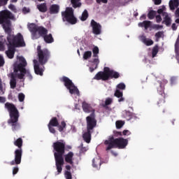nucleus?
<instances>
[{"mask_svg":"<svg viewBox=\"0 0 179 179\" xmlns=\"http://www.w3.org/2000/svg\"><path fill=\"white\" fill-rule=\"evenodd\" d=\"M66 143L64 140H59L52 144L54 157L57 173H62V166L64 164V155H65Z\"/></svg>","mask_w":179,"mask_h":179,"instance_id":"f257e3e1","label":"nucleus"},{"mask_svg":"<svg viewBox=\"0 0 179 179\" xmlns=\"http://www.w3.org/2000/svg\"><path fill=\"white\" fill-rule=\"evenodd\" d=\"M51 57V52L48 49H40V46L38 47V58L37 60H34V69L36 75L43 76L45 67L44 65L48 62V59Z\"/></svg>","mask_w":179,"mask_h":179,"instance_id":"f03ea898","label":"nucleus"},{"mask_svg":"<svg viewBox=\"0 0 179 179\" xmlns=\"http://www.w3.org/2000/svg\"><path fill=\"white\" fill-rule=\"evenodd\" d=\"M28 29L31 33L32 40H37V38L43 37L45 43L47 44L54 43V37H52V34H48V29L44 27H38L37 24L31 23L28 26Z\"/></svg>","mask_w":179,"mask_h":179,"instance_id":"7ed1b4c3","label":"nucleus"},{"mask_svg":"<svg viewBox=\"0 0 179 179\" xmlns=\"http://www.w3.org/2000/svg\"><path fill=\"white\" fill-rule=\"evenodd\" d=\"M18 61L15 62L13 64V71L15 73H18L17 79L24 80V76L26 75L28 77L29 80H33V76L30 73V71L26 69V66H27V62L26 59L21 57H17Z\"/></svg>","mask_w":179,"mask_h":179,"instance_id":"20e7f679","label":"nucleus"},{"mask_svg":"<svg viewBox=\"0 0 179 179\" xmlns=\"http://www.w3.org/2000/svg\"><path fill=\"white\" fill-rule=\"evenodd\" d=\"M5 108H6L10 115V119L8 120V124L10 125L11 129L13 132L20 129V124L19 123V110L15 104L6 102L5 103Z\"/></svg>","mask_w":179,"mask_h":179,"instance_id":"39448f33","label":"nucleus"},{"mask_svg":"<svg viewBox=\"0 0 179 179\" xmlns=\"http://www.w3.org/2000/svg\"><path fill=\"white\" fill-rule=\"evenodd\" d=\"M15 22L16 17L9 10H3L0 11V24L5 31V33H10L12 29V21Z\"/></svg>","mask_w":179,"mask_h":179,"instance_id":"423d86ee","label":"nucleus"},{"mask_svg":"<svg viewBox=\"0 0 179 179\" xmlns=\"http://www.w3.org/2000/svg\"><path fill=\"white\" fill-rule=\"evenodd\" d=\"M104 145H106V152L111 150V149H114V148H117V149H125V148L128 146V138H124L122 137L114 138V136H112L104 141Z\"/></svg>","mask_w":179,"mask_h":179,"instance_id":"0eeeda50","label":"nucleus"},{"mask_svg":"<svg viewBox=\"0 0 179 179\" xmlns=\"http://www.w3.org/2000/svg\"><path fill=\"white\" fill-rule=\"evenodd\" d=\"M8 34L7 41L10 48L15 50V48H19L20 47H26V43H24V39L23 38V35L18 33L17 36L12 35V29L10 33H6Z\"/></svg>","mask_w":179,"mask_h":179,"instance_id":"6e6552de","label":"nucleus"},{"mask_svg":"<svg viewBox=\"0 0 179 179\" xmlns=\"http://www.w3.org/2000/svg\"><path fill=\"white\" fill-rule=\"evenodd\" d=\"M121 75L117 71L110 69L109 67H104L103 71L98 72L94 79L95 80H109V79H118Z\"/></svg>","mask_w":179,"mask_h":179,"instance_id":"1a4fd4ad","label":"nucleus"},{"mask_svg":"<svg viewBox=\"0 0 179 179\" xmlns=\"http://www.w3.org/2000/svg\"><path fill=\"white\" fill-rule=\"evenodd\" d=\"M14 145L17 146L18 149H16L14 152L15 158L14 160L10 162V166H15V164H20L22 163V155H23V139L22 138H17L14 142Z\"/></svg>","mask_w":179,"mask_h":179,"instance_id":"9d476101","label":"nucleus"},{"mask_svg":"<svg viewBox=\"0 0 179 179\" xmlns=\"http://www.w3.org/2000/svg\"><path fill=\"white\" fill-rule=\"evenodd\" d=\"M62 17L63 22H68L70 24H76L78 23V18L75 17L72 7H67L65 11L62 12Z\"/></svg>","mask_w":179,"mask_h":179,"instance_id":"9b49d317","label":"nucleus"},{"mask_svg":"<svg viewBox=\"0 0 179 179\" xmlns=\"http://www.w3.org/2000/svg\"><path fill=\"white\" fill-rule=\"evenodd\" d=\"M87 129L89 131H93L97 126V120H96V114L92 113L89 116L86 117Z\"/></svg>","mask_w":179,"mask_h":179,"instance_id":"f8f14e48","label":"nucleus"},{"mask_svg":"<svg viewBox=\"0 0 179 179\" xmlns=\"http://www.w3.org/2000/svg\"><path fill=\"white\" fill-rule=\"evenodd\" d=\"M157 92L159 94L157 106L159 107H161V106H163V104L166 103V94L164 93V86H163V84H162L161 81L159 82V87L157 88Z\"/></svg>","mask_w":179,"mask_h":179,"instance_id":"ddd939ff","label":"nucleus"},{"mask_svg":"<svg viewBox=\"0 0 179 179\" xmlns=\"http://www.w3.org/2000/svg\"><path fill=\"white\" fill-rule=\"evenodd\" d=\"M90 26L92 27V33L96 36L101 34V24L96 22L94 20H92L90 22Z\"/></svg>","mask_w":179,"mask_h":179,"instance_id":"4468645a","label":"nucleus"},{"mask_svg":"<svg viewBox=\"0 0 179 179\" xmlns=\"http://www.w3.org/2000/svg\"><path fill=\"white\" fill-rule=\"evenodd\" d=\"M19 75V73H10V89H15L16 87L17 81L16 78H17V76Z\"/></svg>","mask_w":179,"mask_h":179,"instance_id":"2eb2a0df","label":"nucleus"},{"mask_svg":"<svg viewBox=\"0 0 179 179\" xmlns=\"http://www.w3.org/2000/svg\"><path fill=\"white\" fill-rule=\"evenodd\" d=\"M61 82L64 83V86L66 87V89H71V87L75 85L73 84V82H72L71 79L66 76H63L61 78Z\"/></svg>","mask_w":179,"mask_h":179,"instance_id":"dca6fc26","label":"nucleus"},{"mask_svg":"<svg viewBox=\"0 0 179 179\" xmlns=\"http://www.w3.org/2000/svg\"><path fill=\"white\" fill-rule=\"evenodd\" d=\"M73 156L74 154L72 152H69L68 154L64 155V160L66 163L73 166Z\"/></svg>","mask_w":179,"mask_h":179,"instance_id":"f3484780","label":"nucleus"},{"mask_svg":"<svg viewBox=\"0 0 179 179\" xmlns=\"http://www.w3.org/2000/svg\"><path fill=\"white\" fill-rule=\"evenodd\" d=\"M163 19L162 23H164L167 27H170L171 26V17H170L169 13H163Z\"/></svg>","mask_w":179,"mask_h":179,"instance_id":"a211bd4d","label":"nucleus"},{"mask_svg":"<svg viewBox=\"0 0 179 179\" xmlns=\"http://www.w3.org/2000/svg\"><path fill=\"white\" fill-rule=\"evenodd\" d=\"M92 132L93 131L87 129V131L83 134V138L86 143H90V141H92Z\"/></svg>","mask_w":179,"mask_h":179,"instance_id":"6ab92c4d","label":"nucleus"},{"mask_svg":"<svg viewBox=\"0 0 179 179\" xmlns=\"http://www.w3.org/2000/svg\"><path fill=\"white\" fill-rule=\"evenodd\" d=\"M83 110L84 111V113H93L94 114V109H93V108L90 106V104L86 103V102H83Z\"/></svg>","mask_w":179,"mask_h":179,"instance_id":"aec40b11","label":"nucleus"},{"mask_svg":"<svg viewBox=\"0 0 179 179\" xmlns=\"http://www.w3.org/2000/svg\"><path fill=\"white\" fill-rule=\"evenodd\" d=\"M49 10L50 15H57V13H59V6L58 4H52L50 6Z\"/></svg>","mask_w":179,"mask_h":179,"instance_id":"412c9836","label":"nucleus"},{"mask_svg":"<svg viewBox=\"0 0 179 179\" xmlns=\"http://www.w3.org/2000/svg\"><path fill=\"white\" fill-rule=\"evenodd\" d=\"M179 1L178 0H170L169 1V8L171 10H176V8H178Z\"/></svg>","mask_w":179,"mask_h":179,"instance_id":"4be33fe9","label":"nucleus"},{"mask_svg":"<svg viewBox=\"0 0 179 179\" xmlns=\"http://www.w3.org/2000/svg\"><path fill=\"white\" fill-rule=\"evenodd\" d=\"M71 94H76V96H80V92L78 87L75 86V84L67 89Z\"/></svg>","mask_w":179,"mask_h":179,"instance_id":"5701e85b","label":"nucleus"},{"mask_svg":"<svg viewBox=\"0 0 179 179\" xmlns=\"http://www.w3.org/2000/svg\"><path fill=\"white\" fill-rule=\"evenodd\" d=\"M36 8L39 10V12H41V13H45V12L48 10V8L47 7V3H45L38 4L36 6Z\"/></svg>","mask_w":179,"mask_h":179,"instance_id":"b1692460","label":"nucleus"},{"mask_svg":"<svg viewBox=\"0 0 179 179\" xmlns=\"http://www.w3.org/2000/svg\"><path fill=\"white\" fill-rule=\"evenodd\" d=\"M6 39L3 38V36H0V51H5V45H8Z\"/></svg>","mask_w":179,"mask_h":179,"instance_id":"393cba45","label":"nucleus"},{"mask_svg":"<svg viewBox=\"0 0 179 179\" xmlns=\"http://www.w3.org/2000/svg\"><path fill=\"white\" fill-rule=\"evenodd\" d=\"M152 26V22L150 21H143V22H139L138 23V27H144L145 30H148L149 27Z\"/></svg>","mask_w":179,"mask_h":179,"instance_id":"a878e982","label":"nucleus"},{"mask_svg":"<svg viewBox=\"0 0 179 179\" xmlns=\"http://www.w3.org/2000/svg\"><path fill=\"white\" fill-rule=\"evenodd\" d=\"M8 50L6 52L7 57L12 59L15 57V49L11 48L10 45H8Z\"/></svg>","mask_w":179,"mask_h":179,"instance_id":"bb28decb","label":"nucleus"},{"mask_svg":"<svg viewBox=\"0 0 179 179\" xmlns=\"http://www.w3.org/2000/svg\"><path fill=\"white\" fill-rule=\"evenodd\" d=\"M113 104V98L108 97L106 99L105 102L101 103V106L103 108H108V106Z\"/></svg>","mask_w":179,"mask_h":179,"instance_id":"cd10ccee","label":"nucleus"},{"mask_svg":"<svg viewBox=\"0 0 179 179\" xmlns=\"http://www.w3.org/2000/svg\"><path fill=\"white\" fill-rule=\"evenodd\" d=\"M141 41L144 44H145V45H148V46L153 45V41L152 39H148L145 36H141Z\"/></svg>","mask_w":179,"mask_h":179,"instance_id":"c85d7f7f","label":"nucleus"},{"mask_svg":"<svg viewBox=\"0 0 179 179\" xmlns=\"http://www.w3.org/2000/svg\"><path fill=\"white\" fill-rule=\"evenodd\" d=\"M122 92L120 91L119 90H116V91L115 92V94H114V96L115 97H117L118 99V101L120 103H121V101H124V97H122Z\"/></svg>","mask_w":179,"mask_h":179,"instance_id":"c756f323","label":"nucleus"},{"mask_svg":"<svg viewBox=\"0 0 179 179\" xmlns=\"http://www.w3.org/2000/svg\"><path fill=\"white\" fill-rule=\"evenodd\" d=\"M48 125L52 127H58L59 125V122H58V119L56 117H53L49 122Z\"/></svg>","mask_w":179,"mask_h":179,"instance_id":"7c9ffc66","label":"nucleus"},{"mask_svg":"<svg viewBox=\"0 0 179 179\" xmlns=\"http://www.w3.org/2000/svg\"><path fill=\"white\" fill-rule=\"evenodd\" d=\"M71 3L74 9H76V8H80V6H82L80 0H71Z\"/></svg>","mask_w":179,"mask_h":179,"instance_id":"2f4dec72","label":"nucleus"},{"mask_svg":"<svg viewBox=\"0 0 179 179\" xmlns=\"http://www.w3.org/2000/svg\"><path fill=\"white\" fill-rule=\"evenodd\" d=\"M123 117L124 118H126L127 121H129L132 120V117H134V115L132 114V113L125 110L123 113Z\"/></svg>","mask_w":179,"mask_h":179,"instance_id":"473e14b6","label":"nucleus"},{"mask_svg":"<svg viewBox=\"0 0 179 179\" xmlns=\"http://www.w3.org/2000/svg\"><path fill=\"white\" fill-rule=\"evenodd\" d=\"M87 17H89V13L87 12V10H85L83 12L82 15L80 17V19L82 22H85V20H87Z\"/></svg>","mask_w":179,"mask_h":179,"instance_id":"72a5a7b5","label":"nucleus"},{"mask_svg":"<svg viewBox=\"0 0 179 179\" xmlns=\"http://www.w3.org/2000/svg\"><path fill=\"white\" fill-rule=\"evenodd\" d=\"M99 47L94 46L92 49L94 58H99Z\"/></svg>","mask_w":179,"mask_h":179,"instance_id":"f704fd0d","label":"nucleus"},{"mask_svg":"<svg viewBox=\"0 0 179 179\" xmlns=\"http://www.w3.org/2000/svg\"><path fill=\"white\" fill-rule=\"evenodd\" d=\"M159 52V45H156L152 50V58H155L156 55H157V53Z\"/></svg>","mask_w":179,"mask_h":179,"instance_id":"c9c22d12","label":"nucleus"},{"mask_svg":"<svg viewBox=\"0 0 179 179\" xmlns=\"http://www.w3.org/2000/svg\"><path fill=\"white\" fill-rule=\"evenodd\" d=\"M100 164H101V162H100V159H99L97 158H94L92 159V166H93V167L96 168V167H98V166H100Z\"/></svg>","mask_w":179,"mask_h":179,"instance_id":"e433bc0d","label":"nucleus"},{"mask_svg":"<svg viewBox=\"0 0 179 179\" xmlns=\"http://www.w3.org/2000/svg\"><path fill=\"white\" fill-rule=\"evenodd\" d=\"M124 125H125V122H124L122 120H117L116 122V128H117V129H121V127H124Z\"/></svg>","mask_w":179,"mask_h":179,"instance_id":"4c0bfd02","label":"nucleus"},{"mask_svg":"<svg viewBox=\"0 0 179 179\" xmlns=\"http://www.w3.org/2000/svg\"><path fill=\"white\" fill-rule=\"evenodd\" d=\"M92 57V51H86L83 54L84 59H89V58Z\"/></svg>","mask_w":179,"mask_h":179,"instance_id":"58836bf2","label":"nucleus"},{"mask_svg":"<svg viewBox=\"0 0 179 179\" xmlns=\"http://www.w3.org/2000/svg\"><path fill=\"white\" fill-rule=\"evenodd\" d=\"M148 19H150L152 20V19H155V17L156 16V11L155 10H151L148 13Z\"/></svg>","mask_w":179,"mask_h":179,"instance_id":"ea45409f","label":"nucleus"},{"mask_svg":"<svg viewBox=\"0 0 179 179\" xmlns=\"http://www.w3.org/2000/svg\"><path fill=\"white\" fill-rule=\"evenodd\" d=\"M92 64H94V65H95V69H97V68L99 66V64H100V60H99V57H95L92 60Z\"/></svg>","mask_w":179,"mask_h":179,"instance_id":"a19ab883","label":"nucleus"},{"mask_svg":"<svg viewBox=\"0 0 179 179\" xmlns=\"http://www.w3.org/2000/svg\"><path fill=\"white\" fill-rule=\"evenodd\" d=\"M64 176L66 179H72V173L69 171H66Z\"/></svg>","mask_w":179,"mask_h":179,"instance_id":"79ce46f5","label":"nucleus"},{"mask_svg":"<svg viewBox=\"0 0 179 179\" xmlns=\"http://www.w3.org/2000/svg\"><path fill=\"white\" fill-rule=\"evenodd\" d=\"M8 9H10V10L14 12V13H17V9H16V7L13 4H10L8 6Z\"/></svg>","mask_w":179,"mask_h":179,"instance_id":"37998d69","label":"nucleus"},{"mask_svg":"<svg viewBox=\"0 0 179 179\" xmlns=\"http://www.w3.org/2000/svg\"><path fill=\"white\" fill-rule=\"evenodd\" d=\"M24 97H25L24 94L20 93L18 94V100H19V101H20L21 103L24 101Z\"/></svg>","mask_w":179,"mask_h":179,"instance_id":"c03bdc74","label":"nucleus"},{"mask_svg":"<svg viewBox=\"0 0 179 179\" xmlns=\"http://www.w3.org/2000/svg\"><path fill=\"white\" fill-rule=\"evenodd\" d=\"M163 36V31H158L155 34V37L157 38V41H159V38H162Z\"/></svg>","mask_w":179,"mask_h":179,"instance_id":"a18cd8bd","label":"nucleus"},{"mask_svg":"<svg viewBox=\"0 0 179 179\" xmlns=\"http://www.w3.org/2000/svg\"><path fill=\"white\" fill-rule=\"evenodd\" d=\"M48 127L51 134H55L56 131H55V129L54 128V126L48 124Z\"/></svg>","mask_w":179,"mask_h":179,"instance_id":"49530a36","label":"nucleus"},{"mask_svg":"<svg viewBox=\"0 0 179 179\" xmlns=\"http://www.w3.org/2000/svg\"><path fill=\"white\" fill-rule=\"evenodd\" d=\"M3 65H5V59H3V56L0 54V68L3 66Z\"/></svg>","mask_w":179,"mask_h":179,"instance_id":"de8ad7c7","label":"nucleus"},{"mask_svg":"<svg viewBox=\"0 0 179 179\" xmlns=\"http://www.w3.org/2000/svg\"><path fill=\"white\" fill-rule=\"evenodd\" d=\"M117 89H120L121 90H125V84L121 83L117 85Z\"/></svg>","mask_w":179,"mask_h":179,"instance_id":"09e8293b","label":"nucleus"},{"mask_svg":"<svg viewBox=\"0 0 179 179\" xmlns=\"http://www.w3.org/2000/svg\"><path fill=\"white\" fill-rule=\"evenodd\" d=\"M113 134L114 136H115L116 138H118V136H122V132L121 131H114Z\"/></svg>","mask_w":179,"mask_h":179,"instance_id":"8fccbe9b","label":"nucleus"},{"mask_svg":"<svg viewBox=\"0 0 179 179\" xmlns=\"http://www.w3.org/2000/svg\"><path fill=\"white\" fill-rule=\"evenodd\" d=\"M122 135H124V136H129V135H131V131H129V130H124L122 132Z\"/></svg>","mask_w":179,"mask_h":179,"instance_id":"3c124183","label":"nucleus"},{"mask_svg":"<svg viewBox=\"0 0 179 179\" xmlns=\"http://www.w3.org/2000/svg\"><path fill=\"white\" fill-rule=\"evenodd\" d=\"M152 29H155L156 30H160V29H163V26L159 24H154L152 25Z\"/></svg>","mask_w":179,"mask_h":179,"instance_id":"603ef678","label":"nucleus"},{"mask_svg":"<svg viewBox=\"0 0 179 179\" xmlns=\"http://www.w3.org/2000/svg\"><path fill=\"white\" fill-rule=\"evenodd\" d=\"M17 173H19V167H17V166L13 167V175L15 176V174H17Z\"/></svg>","mask_w":179,"mask_h":179,"instance_id":"864d4df0","label":"nucleus"},{"mask_svg":"<svg viewBox=\"0 0 179 179\" xmlns=\"http://www.w3.org/2000/svg\"><path fill=\"white\" fill-rule=\"evenodd\" d=\"M9 0H0V6H5V5L8 4V1Z\"/></svg>","mask_w":179,"mask_h":179,"instance_id":"5fc2aeb1","label":"nucleus"},{"mask_svg":"<svg viewBox=\"0 0 179 179\" xmlns=\"http://www.w3.org/2000/svg\"><path fill=\"white\" fill-rule=\"evenodd\" d=\"M162 16L160 15H158L156 16V22L157 23H160V22H162Z\"/></svg>","mask_w":179,"mask_h":179,"instance_id":"6e6d98bb","label":"nucleus"},{"mask_svg":"<svg viewBox=\"0 0 179 179\" xmlns=\"http://www.w3.org/2000/svg\"><path fill=\"white\" fill-rule=\"evenodd\" d=\"M59 127H62V128H66V123L65 122V121H62L61 122V125L59 124Z\"/></svg>","mask_w":179,"mask_h":179,"instance_id":"4d7b16f0","label":"nucleus"},{"mask_svg":"<svg viewBox=\"0 0 179 179\" xmlns=\"http://www.w3.org/2000/svg\"><path fill=\"white\" fill-rule=\"evenodd\" d=\"M22 12H23V13H29V12H30V10H29L27 8L24 7L22 9Z\"/></svg>","mask_w":179,"mask_h":179,"instance_id":"13d9d810","label":"nucleus"},{"mask_svg":"<svg viewBox=\"0 0 179 179\" xmlns=\"http://www.w3.org/2000/svg\"><path fill=\"white\" fill-rule=\"evenodd\" d=\"M171 29L173 31L177 30V24L176 23L172 24Z\"/></svg>","mask_w":179,"mask_h":179,"instance_id":"bf43d9fd","label":"nucleus"},{"mask_svg":"<svg viewBox=\"0 0 179 179\" xmlns=\"http://www.w3.org/2000/svg\"><path fill=\"white\" fill-rule=\"evenodd\" d=\"M157 13H159V15H162L163 17V13H166V12H163V9L159 8L157 10Z\"/></svg>","mask_w":179,"mask_h":179,"instance_id":"052dcab7","label":"nucleus"},{"mask_svg":"<svg viewBox=\"0 0 179 179\" xmlns=\"http://www.w3.org/2000/svg\"><path fill=\"white\" fill-rule=\"evenodd\" d=\"M6 101V99L3 96H0V103H5Z\"/></svg>","mask_w":179,"mask_h":179,"instance_id":"680f3d73","label":"nucleus"},{"mask_svg":"<svg viewBox=\"0 0 179 179\" xmlns=\"http://www.w3.org/2000/svg\"><path fill=\"white\" fill-rule=\"evenodd\" d=\"M175 16L176 17H179V8H178L175 11Z\"/></svg>","mask_w":179,"mask_h":179,"instance_id":"e2e57ef3","label":"nucleus"},{"mask_svg":"<svg viewBox=\"0 0 179 179\" xmlns=\"http://www.w3.org/2000/svg\"><path fill=\"white\" fill-rule=\"evenodd\" d=\"M155 5H160L162 0H154Z\"/></svg>","mask_w":179,"mask_h":179,"instance_id":"0e129e2a","label":"nucleus"},{"mask_svg":"<svg viewBox=\"0 0 179 179\" xmlns=\"http://www.w3.org/2000/svg\"><path fill=\"white\" fill-rule=\"evenodd\" d=\"M0 91L2 92V93L3 94V86L2 85V81H1V78H0Z\"/></svg>","mask_w":179,"mask_h":179,"instance_id":"69168bd1","label":"nucleus"},{"mask_svg":"<svg viewBox=\"0 0 179 179\" xmlns=\"http://www.w3.org/2000/svg\"><path fill=\"white\" fill-rule=\"evenodd\" d=\"M57 127L59 128V132H62V131L65 129L64 127H62V126H59V124L57 126Z\"/></svg>","mask_w":179,"mask_h":179,"instance_id":"338daca9","label":"nucleus"},{"mask_svg":"<svg viewBox=\"0 0 179 179\" xmlns=\"http://www.w3.org/2000/svg\"><path fill=\"white\" fill-rule=\"evenodd\" d=\"M66 170H67L68 171H71V166L69 165H66Z\"/></svg>","mask_w":179,"mask_h":179,"instance_id":"774afa93","label":"nucleus"}]
</instances>
